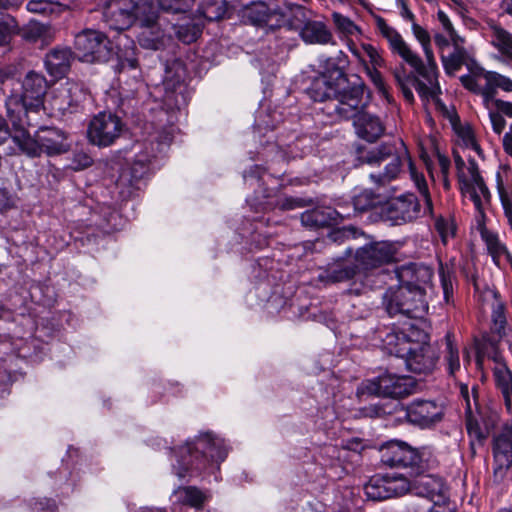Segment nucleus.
<instances>
[{
    "instance_id": "a19ab883",
    "label": "nucleus",
    "mask_w": 512,
    "mask_h": 512,
    "mask_svg": "<svg viewBox=\"0 0 512 512\" xmlns=\"http://www.w3.org/2000/svg\"><path fill=\"white\" fill-rule=\"evenodd\" d=\"M416 74L417 75H406L403 69L394 71V77L396 79V82L398 83L404 98L409 103H412L414 101V95L411 90V86H413L415 89L416 87L414 85L413 79L418 78L419 80H422L423 82L426 83V81L421 76H419L418 73Z\"/></svg>"
},
{
    "instance_id": "bf43d9fd",
    "label": "nucleus",
    "mask_w": 512,
    "mask_h": 512,
    "mask_svg": "<svg viewBox=\"0 0 512 512\" xmlns=\"http://www.w3.org/2000/svg\"><path fill=\"white\" fill-rule=\"evenodd\" d=\"M466 428L469 435L476 440L481 441L486 438L485 432L480 428L478 422L472 417L467 418Z\"/></svg>"
},
{
    "instance_id": "72a5a7b5",
    "label": "nucleus",
    "mask_w": 512,
    "mask_h": 512,
    "mask_svg": "<svg viewBox=\"0 0 512 512\" xmlns=\"http://www.w3.org/2000/svg\"><path fill=\"white\" fill-rule=\"evenodd\" d=\"M388 43L391 50L394 53H397L413 69L414 67H421V58L411 50V48L399 33L395 36V38L389 40Z\"/></svg>"
},
{
    "instance_id": "f704fd0d",
    "label": "nucleus",
    "mask_w": 512,
    "mask_h": 512,
    "mask_svg": "<svg viewBox=\"0 0 512 512\" xmlns=\"http://www.w3.org/2000/svg\"><path fill=\"white\" fill-rule=\"evenodd\" d=\"M176 500L194 508H200L207 500V496L196 487H180L173 493Z\"/></svg>"
},
{
    "instance_id": "473e14b6",
    "label": "nucleus",
    "mask_w": 512,
    "mask_h": 512,
    "mask_svg": "<svg viewBox=\"0 0 512 512\" xmlns=\"http://www.w3.org/2000/svg\"><path fill=\"white\" fill-rule=\"evenodd\" d=\"M491 43L508 60L512 61V34L500 26H491Z\"/></svg>"
},
{
    "instance_id": "3c124183",
    "label": "nucleus",
    "mask_w": 512,
    "mask_h": 512,
    "mask_svg": "<svg viewBox=\"0 0 512 512\" xmlns=\"http://www.w3.org/2000/svg\"><path fill=\"white\" fill-rule=\"evenodd\" d=\"M332 19L337 29L346 35H354L359 31L351 19L338 12H333Z\"/></svg>"
},
{
    "instance_id": "6ab92c4d",
    "label": "nucleus",
    "mask_w": 512,
    "mask_h": 512,
    "mask_svg": "<svg viewBox=\"0 0 512 512\" xmlns=\"http://www.w3.org/2000/svg\"><path fill=\"white\" fill-rule=\"evenodd\" d=\"M493 456L494 476L502 479L512 466V424L505 423L494 437Z\"/></svg>"
},
{
    "instance_id": "0eeeda50",
    "label": "nucleus",
    "mask_w": 512,
    "mask_h": 512,
    "mask_svg": "<svg viewBox=\"0 0 512 512\" xmlns=\"http://www.w3.org/2000/svg\"><path fill=\"white\" fill-rule=\"evenodd\" d=\"M412 32L414 37L422 46L426 58V64L421 60V67H414L415 72L426 81L425 83L418 78H414L413 82L416 87V91L423 99H432L438 103V95L441 93V89L438 83V70L431 47L430 34L416 22H413L412 24Z\"/></svg>"
},
{
    "instance_id": "6e6552de",
    "label": "nucleus",
    "mask_w": 512,
    "mask_h": 512,
    "mask_svg": "<svg viewBox=\"0 0 512 512\" xmlns=\"http://www.w3.org/2000/svg\"><path fill=\"white\" fill-rule=\"evenodd\" d=\"M454 162L463 197L470 200L476 212L479 213V217H483L484 211L490 203L491 194L480 175L477 163L475 160L469 159L466 164L457 152H454Z\"/></svg>"
},
{
    "instance_id": "c03bdc74",
    "label": "nucleus",
    "mask_w": 512,
    "mask_h": 512,
    "mask_svg": "<svg viewBox=\"0 0 512 512\" xmlns=\"http://www.w3.org/2000/svg\"><path fill=\"white\" fill-rule=\"evenodd\" d=\"M194 3L195 0H158L159 8L169 14H186Z\"/></svg>"
},
{
    "instance_id": "a211bd4d",
    "label": "nucleus",
    "mask_w": 512,
    "mask_h": 512,
    "mask_svg": "<svg viewBox=\"0 0 512 512\" xmlns=\"http://www.w3.org/2000/svg\"><path fill=\"white\" fill-rule=\"evenodd\" d=\"M415 382L411 377L384 373L370 382L368 390L383 397L399 398L412 393Z\"/></svg>"
},
{
    "instance_id": "dca6fc26",
    "label": "nucleus",
    "mask_w": 512,
    "mask_h": 512,
    "mask_svg": "<svg viewBox=\"0 0 512 512\" xmlns=\"http://www.w3.org/2000/svg\"><path fill=\"white\" fill-rule=\"evenodd\" d=\"M149 0H107L102 9V20L112 30H125L139 18V7Z\"/></svg>"
},
{
    "instance_id": "69168bd1",
    "label": "nucleus",
    "mask_w": 512,
    "mask_h": 512,
    "mask_svg": "<svg viewBox=\"0 0 512 512\" xmlns=\"http://www.w3.org/2000/svg\"><path fill=\"white\" fill-rule=\"evenodd\" d=\"M14 204V198L9 194V192L5 189H0V209H10Z\"/></svg>"
},
{
    "instance_id": "8fccbe9b",
    "label": "nucleus",
    "mask_w": 512,
    "mask_h": 512,
    "mask_svg": "<svg viewBox=\"0 0 512 512\" xmlns=\"http://www.w3.org/2000/svg\"><path fill=\"white\" fill-rule=\"evenodd\" d=\"M439 277L443 290V295L446 303L450 302V298L453 294V282L454 276L452 271L448 267H444L442 264L439 269Z\"/></svg>"
},
{
    "instance_id": "a878e982",
    "label": "nucleus",
    "mask_w": 512,
    "mask_h": 512,
    "mask_svg": "<svg viewBox=\"0 0 512 512\" xmlns=\"http://www.w3.org/2000/svg\"><path fill=\"white\" fill-rule=\"evenodd\" d=\"M483 218L484 216L479 217V213L477 212L476 220L480 227V234L483 241L486 244L489 254L493 259V262L498 267H501L506 262H509L512 265V257L508 252L506 246L500 241L498 235L482 226L481 222Z\"/></svg>"
},
{
    "instance_id": "338daca9",
    "label": "nucleus",
    "mask_w": 512,
    "mask_h": 512,
    "mask_svg": "<svg viewBox=\"0 0 512 512\" xmlns=\"http://www.w3.org/2000/svg\"><path fill=\"white\" fill-rule=\"evenodd\" d=\"M434 41L440 51V55H442L444 54L445 48H447L450 45L451 39L448 35L445 36L443 34L436 33L434 35Z\"/></svg>"
},
{
    "instance_id": "0e129e2a",
    "label": "nucleus",
    "mask_w": 512,
    "mask_h": 512,
    "mask_svg": "<svg viewBox=\"0 0 512 512\" xmlns=\"http://www.w3.org/2000/svg\"><path fill=\"white\" fill-rule=\"evenodd\" d=\"M33 510L35 512H54L55 503L49 499H42L35 502Z\"/></svg>"
},
{
    "instance_id": "58836bf2",
    "label": "nucleus",
    "mask_w": 512,
    "mask_h": 512,
    "mask_svg": "<svg viewBox=\"0 0 512 512\" xmlns=\"http://www.w3.org/2000/svg\"><path fill=\"white\" fill-rule=\"evenodd\" d=\"M200 13L209 21L222 19L227 12V2L225 0H205L200 8Z\"/></svg>"
},
{
    "instance_id": "a18cd8bd",
    "label": "nucleus",
    "mask_w": 512,
    "mask_h": 512,
    "mask_svg": "<svg viewBox=\"0 0 512 512\" xmlns=\"http://www.w3.org/2000/svg\"><path fill=\"white\" fill-rule=\"evenodd\" d=\"M19 32L17 22L11 15L0 16V46L10 42L13 35Z\"/></svg>"
},
{
    "instance_id": "20e7f679",
    "label": "nucleus",
    "mask_w": 512,
    "mask_h": 512,
    "mask_svg": "<svg viewBox=\"0 0 512 512\" xmlns=\"http://www.w3.org/2000/svg\"><path fill=\"white\" fill-rule=\"evenodd\" d=\"M228 453L224 440L211 433L200 434L195 441H189L180 447L176 454L173 470L179 479L192 475L194 471H202L211 462L219 464Z\"/></svg>"
},
{
    "instance_id": "7c9ffc66",
    "label": "nucleus",
    "mask_w": 512,
    "mask_h": 512,
    "mask_svg": "<svg viewBox=\"0 0 512 512\" xmlns=\"http://www.w3.org/2000/svg\"><path fill=\"white\" fill-rule=\"evenodd\" d=\"M454 50L451 54L441 55V61L444 67V70L447 74L453 75L456 73L463 65L465 57H466V51L463 44V39L461 40H455L451 42Z\"/></svg>"
},
{
    "instance_id": "603ef678",
    "label": "nucleus",
    "mask_w": 512,
    "mask_h": 512,
    "mask_svg": "<svg viewBox=\"0 0 512 512\" xmlns=\"http://www.w3.org/2000/svg\"><path fill=\"white\" fill-rule=\"evenodd\" d=\"M171 69L175 70V75L170 76V73H171L170 69L166 70L164 84L167 88L175 87L176 84H179L183 80V77H184V69L180 62H178V61L173 62Z\"/></svg>"
},
{
    "instance_id": "9b49d317",
    "label": "nucleus",
    "mask_w": 512,
    "mask_h": 512,
    "mask_svg": "<svg viewBox=\"0 0 512 512\" xmlns=\"http://www.w3.org/2000/svg\"><path fill=\"white\" fill-rule=\"evenodd\" d=\"M74 56L84 63H105L114 52L112 42L101 31L83 29L74 37Z\"/></svg>"
},
{
    "instance_id": "f257e3e1",
    "label": "nucleus",
    "mask_w": 512,
    "mask_h": 512,
    "mask_svg": "<svg viewBox=\"0 0 512 512\" xmlns=\"http://www.w3.org/2000/svg\"><path fill=\"white\" fill-rule=\"evenodd\" d=\"M314 101H329L327 108L343 119H354L357 135L369 142L376 141L384 131L378 117L359 112L363 98V86L351 85L339 69L316 78L308 91Z\"/></svg>"
},
{
    "instance_id": "f3484780",
    "label": "nucleus",
    "mask_w": 512,
    "mask_h": 512,
    "mask_svg": "<svg viewBox=\"0 0 512 512\" xmlns=\"http://www.w3.org/2000/svg\"><path fill=\"white\" fill-rule=\"evenodd\" d=\"M122 128L123 123L118 116L101 112L91 119L87 128V137L95 146L108 147L120 137Z\"/></svg>"
},
{
    "instance_id": "4468645a",
    "label": "nucleus",
    "mask_w": 512,
    "mask_h": 512,
    "mask_svg": "<svg viewBox=\"0 0 512 512\" xmlns=\"http://www.w3.org/2000/svg\"><path fill=\"white\" fill-rule=\"evenodd\" d=\"M411 489L412 481L396 472L374 476L364 487L366 496L374 501L400 497Z\"/></svg>"
},
{
    "instance_id": "c9c22d12",
    "label": "nucleus",
    "mask_w": 512,
    "mask_h": 512,
    "mask_svg": "<svg viewBox=\"0 0 512 512\" xmlns=\"http://www.w3.org/2000/svg\"><path fill=\"white\" fill-rule=\"evenodd\" d=\"M272 6L264 2H254L244 9L243 17L250 24L263 28Z\"/></svg>"
},
{
    "instance_id": "b1692460",
    "label": "nucleus",
    "mask_w": 512,
    "mask_h": 512,
    "mask_svg": "<svg viewBox=\"0 0 512 512\" xmlns=\"http://www.w3.org/2000/svg\"><path fill=\"white\" fill-rule=\"evenodd\" d=\"M442 409L433 401L416 400L406 408L407 420L421 428H426L438 422Z\"/></svg>"
},
{
    "instance_id": "680f3d73",
    "label": "nucleus",
    "mask_w": 512,
    "mask_h": 512,
    "mask_svg": "<svg viewBox=\"0 0 512 512\" xmlns=\"http://www.w3.org/2000/svg\"><path fill=\"white\" fill-rule=\"evenodd\" d=\"M376 26L380 34L387 40L395 38L398 32L391 26H389L382 17L376 18Z\"/></svg>"
},
{
    "instance_id": "4d7b16f0",
    "label": "nucleus",
    "mask_w": 512,
    "mask_h": 512,
    "mask_svg": "<svg viewBox=\"0 0 512 512\" xmlns=\"http://www.w3.org/2000/svg\"><path fill=\"white\" fill-rule=\"evenodd\" d=\"M459 136L462 139L463 145L477 152L479 155L481 154V149L478 143L475 140L473 132L469 128H463L459 131Z\"/></svg>"
},
{
    "instance_id": "bb28decb",
    "label": "nucleus",
    "mask_w": 512,
    "mask_h": 512,
    "mask_svg": "<svg viewBox=\"0 0 512 512\" xmlns=\"http://www.w3.org/2000/svg\"><path fill=\"white\" fill-rule=\"evenodd\" d=\"M72 52L68 48H55L45 58V65L50 75L62 77L69 70Z\"/></svg>"
},
{
    "instance_id": "39448f33",
    "label": "nucleus",
    "mask_w": 512,
    "mask_h": 512,
    "mask_svg": "<svg viewBox=\"0 0 512 512\" xmlns=\"http://www.w3.org/2000/svg\"><path fill=\"white\" fill-rule=\"evenodd\" d=\"M29 119L21 121V125H12L11 137L19 149L30 157H38L42 153L48 156L59 155L69 150L70 145L63 131L53 127L40 128L32 137L27 130Z\"/></svg>"
},
{
    "instance_id": "ddd939ff",
    "label": "nucleus",
    "mask_w": 512,
    "mask_h": 512,
    "mask_svg": "<svg viewBox=\"0 0 512 512\" xmlns=\"http://www.w3.org/2000/svg\"><path fill=\"white\" fill-rule=\"evenodd\" d=\"M460 81L468 90L481 94L485 101L492 100L497 89L512 92V80L509 77L480 67L472 69L469 75L461 76Z\"/></svg>"
},
{
    "instance_id": "6e6d98bb",
    "label": "nucleus",
    "mask_w": 512,
    "mask_h": 512,
    "mask_svg": "<svg viewBox=\"0 0 512 512\" xmlns=\"http://www.w3.org/2000/svg\"><path fill=\"white\" fill-rule=\"evenodd\" d=\"M435 226L444 242L447 240V238L452 237L454 235L455 227L447 219H444L442 217L438 218L435 222Z\"/></svg>"
},
{
    "instance_id": "09e8293b",
    "label": "nucleus",
    "mask_w": 512,
    "mask_h": 512,
    "mask_svg": "<svg viewBox=\"0 0 512 512\" xmlns=\"http://www.w3.org/2000/svg\"><path fill=\"white\" fill-rule=\"evenodd\" d=\"M362 54H363V66L369 67H381L384 63L382 56L378 49L369 43H362Z\"/></svg>"
},
{
    "instance_id": "4c0bfd02",
    "label": "nucleus",
    "mask_w": 512,
    "mask_h": 512,
    "mask_svg": "<svg viewBox=\"0 0 512 512\" xmlns=\"http://www.w3.org/2000/svg\"><path fill=\"white\" fill-rule=\"evenodd\" d=\"M284 10L288 14L287 27L289 29L303 27L305 22L310 20L311 12L301 5L289 3L285 5Z\"/></svg>"
},
{
    "instance_id": "052dcab7",
    "label": "nucleus",
    "mask_w": 512,
    "mask_h": 512,
    "mask_svg": "<svg viewBox=\"0 0 512 512\" xmlns=\"http://www.w3.org/2000/svg\"><path fill=\"white\" fill-rule=\"evenodd\" d=\"M378 67H367L365 68L366 69V72L369 76V78L371 79V81L374 83V85L376 86V88L382 92V93H386V86H385V82H384V79L381 75V73L377 70Z\"/></svg>"
},
{
    "instance_id": "e2e57ef3",
    "label": "nucleus",
    "mask_w": 512,
    "mask_h": 512,
    "mask_svg": "<svg viewBox=\"0 0 512 512\" xmlns=\"http://www.w3.org/2000/svg\"><path fill=\"white\" fill-rule=\"evenodd\" d=\"M489 118L493 131L500 135L506 126V120L504 119L503 115L499 112H490Z\"/></svg>"
},
{
    "instance_id": "774afa93",
    "label": "nucleus",
    "mask_w": 512,
    "mask_h": 512,
    "mask_svg": "<svg viewBox=\"0 0 512 512\" xmlns=\"http://www.w3.org/2000/svg\"><path fill=\"white\" fill-rule=\"evenodd\" d=\"M492 317L495 325L499 326V329H502L506 324V317L504 314V310L501 306H498L496 309L493 310Z\"/></svg>"
},
{
    "instance_id": "5fc2aeb1",
    "label": "nucleus",
    "mask_w": 512,
    "mask_h": 512,
    "mask_svg": "<svg viewBox=\"0 0 512 512\" xmlns=\"http://www.w3.org/2000/svg\"><path fill=\"white\" fill-rule=\"evenodd\" d=\"M437 19L441 23L444 31L450 37L451 42L455 40H461L462 38L456 33L449 17L443 11L439 10L437 13Z\"/></svg>"
},
{
    "instance_id": "e433bc0d",
    "label": "nucleus",
    "mask_w": 512,
    "mask_h": 512,
    "mask_svg": "<svg viewBox=\"0 0 512 512\" xmlns=\"http://www.w3.org/2000/svg\"><path fill=\"white\" fill-rule=\"evenodd\" d=\"M445 351H444V362L447 371L450 375H455L461 368L459 349L454 343L453 337L450 333L445 336Z\"/></svg>"
},
{
    "instance_id": "de8ad7c7",
    "label": "nucleus",
    "mask_w": 512,
    "mask_h": 512,
    "mask_svg": "<svg viewBox=\"0 0 512 512\" xmlns=\"http://www.w3.org/2000/svg\"><path fill=\"white\" fill-rule=\"evenodd\" d=\"M356 274V267L349 265V266H338L334 269L328 270L326 279L328 282L331 283H338L350 280L353 278Z\"/></svg>"
},
{
    "instance_id": "13d9d810",
    "label": "nucleus",
    "mask_w": 512,
    "mask_h": 512,
    "mask_svg": "<svg viewBox=\"0 0 512 512\" xmlns=\"http://www.w3.org/2000/svg\"><path fill=\"white\" fill-rule=\"evenodd\" d=\"M92 162V158L87 153L78 152L74 154L71 166L74 170H83L91 166Z\"/></svg>"
},
{
    "instance_id": "c756f323",
    "label": "nucleus",
    "mask_w": 512,
    "mask_h": 512,
    "mask_svg": "<svg viewBox=\"0 0 512 512\" xmlns=\"http://www.w3.org/2000/svg\"><path fill=\"white\" fill-rule=\"evenodd\" d=\"M494 377L497 387L503 394L505 406L510 410L512 406V371L504 364H497Z\"/></svg>"
},
{
    "instance_id": "9d476101",
    "label": "nucleus",
    "mask_w": 512,
    "mask_h": 512,
    "mask_svg": "<svg viewBox=\"0 0 512 512\" xmlns=\"http://www.w3.org/2000/svg\"><path fill=\"white\" fill-rule=\"evenodd\" d=\"M383 299L387 312L392 316L403 314L409 318H419L428 310V302L423 295V290L421 288L413 290L403 283L398 287H390Z\"/></svg>"
},
{
    "instance_id": "4be33fe9",
    "label": "nucleus",
    "mask_w": 512,
    "mask_h": 512,
    "mask_svg": "<svg viewBox=\"0 0 512 512\" xmlns=\"http://www.w3.org/2000/svg\"><path fill=\"white\" fill-rule=\"evenodd\" d=\"M352 214L346 211L345 206L338 205V209L323 206L305 211L301 215V222L309 228H319L324 226L336 225L345 218H350Z\"/></svg>"
},
{
    "instance_id": "423d86ee",
    "label": "nucleus",
    "mask_w": 512,
    "mask_h": 512,
    "mask_svg": "<svg viewBox=\"0 0 512 512\" xmlns=\"http://www.w3.org/2000/svg\"><path fill=\"white\" fill-rule=\"evenodd\" d=\"M47 82L43 75L30 71L21 84V93L12 89L6 100L7 116L12 125H21L28 119V113L37 111L43 105Z\"/></svg>"
},
{
    "instance_id": "aec40b11",
    "label": "nucleus",
    "mask_w": 512,
    "mask_h": 512,
    "mask_svg": "<svg viewBox=\"0 0 512 512\" xmlns=\"http://www.w3.org/2000/svg\"><path fill=\"white\" fill-rule=\"evenodd\" d=\"M421 215V206L418 198L407 193L390 200L386 207V216L394 225L411 222Z\"/></svg>"
},
{
    "instance_id": "7ed1b4c3",
    "label": "nucleus",
    "mask_w": 512,
    "mask_h": 512,
    "mask_svg": "<svg viewBox=\"0 0 512 512\" xmlns=\"http://www.w3.org/2000/svg\"><path fill=\"white\" fill-rule=\"evenodd\" d=\"M385 341L391 353L405 359L410 371L428 373L436 367L439 352L429 342V336L424 331L411 326L408 332L387 334Z\"/></svg>"
},
{
    "instance_id": "f03ea898",
    "label": "nucleus",
    "mask_w": 512,
    "mask_h": 512,
    "mask_svg": "<svg viewBox=\"0 0 512 512\" xmlns=\"http://www.w3.org/2000/svg\"><path fill=\"white\" fill-rule=\"evenodd\" d=\"M400 144L403 145L402 142ZM361 159L374 169L369 173V178L378 189L385 188L397 180L403 172L404 165L407 164L411 179L425 202L423 213H432V200L427 182L424 176L417 172L404 146L397 150L392 144H382L367 151Z\"/></svg>"
},
{
    "instance_id": "412c9836",
    "label": "nucleus",
    "mask_w": 512,
    "mask_h": 512,
    "mask_svg": "<svg viewBox=\"0 0 512 512\" xmlns=\"http://www.w3.org/2000/svg\"><path fill=\"white\" fill-rule=\"evenodd\" d=\"M395 247L388 241L372 242L356 252L357 262L365 269L375 268L391 262L395 256Z\"/></svg>"
},
{
    "instance_id": "1a4fd4ad",
    "label": "nucleus",
    "mask_w": 512,
    "mask_h": 512,
    "mask_svg": "<svg viewBox=\"0 0 512 512\" xmlns=\"http://www.w3.org/2000/svg\"><path fill=\"white\" fill-rule=\"evenodd\" d=\"M454 162L463 197L470 200L476 212L479 213V217H483L484 211L490 203L491 194L480 175L477 163L475 160L469 159L466 164L457 152H454Z\"/></svg>"
},
{
    "instance_id": "c85d7f7f",
    "label": "nucleus",
    "mask_w": 512,
    "mask_h": 512,
    "mask_svg": "<svg viewBox=\"0 0 512 512\" xmlns=\"http://www.w3.org/2000/svg\"><path fill=\"white\" fill-rule=\"evenodd\" d=\"M116 58L117 71L121 72L124 70L136 69L138 66V58L136 56L135 43L127 37H120L118 40V51L116 52Z\"/></svg>"
},
{
    "instance_id": "79ce46f5",
    "label": "nucleus",
    "mask_w": 512,
    "mask_h": 512,
    "mask_svg": "<svg viewBox=\"0 0 512 512\" xmlns=\"http://www.w3.org/2000/svg\"><path fill=\"white\" fill-rule=\"evenodd\" d=\"M288 21V14L285 13L284 8L275 5L271 7L263 29H266L267 31H274L278 28L287 26Z\"/></svg>"
},
{
    "instance_id": "cd10ccee",
    "label": "nucleus",
    "mask_w": 512,
    "mask_h": 512,
    "mask_svg": "<svg viewBox=\"0 0 512 512\" xmlns=\"http://www.w3.org/2000/svg\"><path fill=\"white\" fill-rule=\"evenodd\" d=\"M302 40L308 44H328L332 41V34L321 21L309 20L300 28Z\"/></svg>"
},
{
    "instance_id": "37998d69",
    "label": "nucleus",
    "mask_w": 512,
    "mask_h": 512,
    "mask_svg": "<svg viewBox=\"0 0 512 512\" xmlns=\"http://www.w3.org/2000/svg\"><path fill=\"white\" fill-rule=\"evenodd\" d=\"M49 26L38 21H30L22 30V37L30 42L46 39L49 34Z\"/></svg>"
},
{
    "instance_id": "393cba45",
    "label": "nucleus",
    "mask_w": 512,
    "mask_h": 512,
    "mask_svg": "<svg viewBox=\"0 0 512 512\" xmlns=\"http://www.w3.org/2000/svg\"><path fill=\"white\" fill-rule=\"evenodd\" d=\"M84 97L85 93L78 84L67 83L56 90L51 99V107L65 113L78 106Z\"/></svg>"
},
{
    "instance_id": "5701e85b",
    "label": "nucleus",
    "mask_w": 512,
    "mask_h": 512,
    "mask_svg": "<svg viewBox=\"0 0 512 512\" xmlns=\"http://www.w3.org/2000/svg\"><path fill=\"white\" fill-rule=\"evenodd\" d=\"M396 275L400 283L406 284L413 290L421 288L426 297L427 291L431 290L433 271L424 264L409 263L396 269Z\"/></svg>"
},
{
    "instance_id": "f8f14e48",
    "label": "nucleus",
    "mask_w": 512,
    "mask_h": 512,
    "mask_svg": "<svg viewBox=\"0 0 512 512\" xmlns=\"http://www.w3.org/2000/svg\"><path fill=\"white\" fill-rule=\"evenodd\" d=\"M139 18L136 21L138 27L137 39L139 44L146 49L158 50L171 40L159 23V16L152 0L139 7Z\"/></svg>"
},
{
    "instance_id": "2f4dec72",
    "label": "nucleus",
    "mask_w": 512,
    "mask_h": 512,
    "mask_svg": "<svg viewBox=\"0 0 512 512\" xmlns=\"http://www.w3.org/2000/svg\"><path fill=\"white\" fill-rule=\"evenodd\" d=\"M414 485H417L420 488V493L431 501H435L436 497L444 495L445 492L442 479L431 475L421 476L414 484L412 483V487Z\"/></svg>"
},
{
    "instance_id": "2eb2a0df",
    "label": "nucleus",
    "mask_w": 512,
    "mask_h": 512,
    "mask_svg": "<svg viewBox=\"0 0 512 512\" xmlns=\"http://www.w3.org/2000/svg\"><path fill=\"white\" fill-rule=\"evenodd\" d=\"M380 453L381 461L387 466L424 469V450L413 448L404 441L390 440L381 447Z\"/></svg>"
},
{
    "instance_id": "ea45409f",
    "label": "nucleus",
    "mask_w": 512,
    "mask_h": 512,
    "mask_svg": "<svg viewBox=\"0 0 512 512\" xmlns=\"http://www.w3.org/2000/svg\"><path fill=\"white\" fill-rule=\"evenodd\" d=\"M176 37L183 43L190 44L197 40L202 32L201 23L191 21L182 25H173Z\"/></svg>"
},
{
    "instance_id": "864d4df0",
    "label": "nucleus",
    "mask_w": 512,
    "mask_h": 512,
    "mask_svg": "<svg viewBox=\"0 0 512 512\" xmlns=\"http://www.w3.org/2000/svg\"><path fill=\"white\" fill-rule=\"evenodd\" d=\"M498 193L504 209L505 216L507 217L508 222L512 227V198L501 184H498Z\"/></svg>"
},
{
    "instance_id": "49530a36",
    "label": "nucleus",
    "mask_w": 512,
    "mask_h": 512,
    "mask_svg": "<svg viewBox=\"0 0 512 512\" xmlns=\"http://www.w3.org/2000/svg\"><path fill=\"white\" fill-rule=\"evenodd\" d=\"M378 202L379 200L375 193L365 189L353 197V213L366 211Z\"/></svg>"
}]
</instances>
